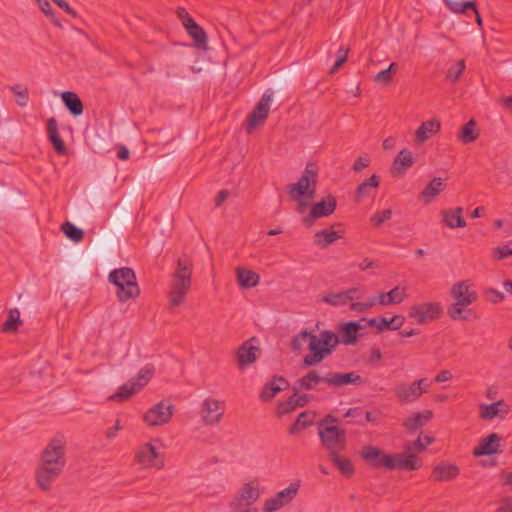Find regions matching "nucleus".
Instances as JSON below:
<instances>
[{
  "mask_svg": "<svg viewBox=\"0 0 512 512\" xmlns=\"http://www.w3.org/2000/svg\"><path fill=\"white\" fill-rule=\"evenodd\" d=\"M339 344L338 336L330 330H323L318 335L307 329L295 335L291 341L293 351H301L305 345L309 351L302 359L305 368L316 366L331 355Z\"/></svg>",
  "mask_w": 512,
  "mask_h": 512,
  "instance_id": "f257e3e1",
  "label": "nucleus"
},
{
  "mask_svg": "<svg viewBox=\"0 0 512 512\" xmlns=\"http://www.w3.org/2000/svg\"><path fill=\"white\" fill-rule=\"evenodd\" d=\"M65 464V442L62 437H54L41 453L35 473L37 485L44 491L49 490Z\"/></svg>",
  "mask_w": 512,
  "mask_h": 512,
  "instance_id": "f03ea898",
  "label": "nucleus"
},
{
  "mask_svg": "<svg viewBox=\"0 0 512 512\" xmlns=\"http://www.w3.org/2000/svg\"><path fill=\"white\" fill-rule=\"evenodd\" d=\"M192 262L188 258H179L172 274L170 289L167 293L169 307L176 308L184 303L191 288Z\"/></svg>",
  "mask_w": 512,
  "mask_h": 512,
  "instance_id": "7ed1b4c3",
  "label": "nucleus"
},
{
  "mask_svg": "<svg viewBox=\"0 0 512 512\" xmlns=\"http://www.w3.org/2000/svg\"><path fill=\"white\" fill-rule=\"evenodd\" d=\"M338 422V419L330 414L318 422V435L328 456L344 451L347 446L346 431L338 426Z\"/></svg>",
  "mask_w": 512,
  "mask_h": 512,
  "instance_id": "20e7f679",
  "label": "nucleus"
},
{
  "mask_svg": "<svg viewBox=\"0 0 512 512\" xmlns=\"http://www.w3.org/2000/svg\"><path fill=\"white\" fill-rule=\"evenodd\" d=\"M108 280L117 287L116 295L120 302H127L140 295L136 275L131 268L114 269L109 273Z\"/></svg>",
  "mask_w": 512,
  "mask_h": 512,
  "instance_id": "39448f33",
  "label": "nucleus"
},
{
  "mask_svg": "<svg viewBox=\"0 0 512 512\" xmlns=\"http://www.w3.org/2000/svg\"><path fill=\"white\" fill-rule=\"evenodd\" d=\"M451 295L455 302L448 307V315L453 320H466L467 318L463 312L466 307L478 299L476 291L472 288L469 281L464 280L452 286Z\"/></svg>",
  "mask_w": 512,
  "mask_h": 512,
  "instance_id": "423d86ee",
  "label": "nucleus"
},
{
  "mask_svg": "<svg viewBox=\"0 0 512 512\" xmlns=\"http://www.w3.org/2000/svg\"><path fill=\"white\" fill-rule=\"evenodd\" d=\"M318 175L312 166L307 165L302 176L296 183L287 186V192L291 199H313L316 194Z\"/></svg>",
  "mask_w": 512,
  "mask_h": 512,
  "instance_id": "0eeeda50",
  "label": "nucleus"
},
{
  "mask_svg": "<svg viewBox=\"0 0 512 512\" xmlns=\"http://www.w3.org/2000/svg\"><path fill=\"white\" fill-rule=\"evenodd\" d=\"M155 373V367L152 364H146L137 374L135 379L121 385L118 391L110 397L114 401H125L133 394L141 390L148 384Z\"/></svg>",
  "mask_w": 512,
  "mask_h": 512,
  "instance_id": "6e6552de",
  "label": "nucleus"
},
{
  "mask_svg": "<svg viewBox=\"0 0 512 512\" xmlns=\"http://www.w3.org/2000/svg\"><path fill=\"white\" fill-rule=\"evenodd\" d=\"M155 373V367L152 364H146L137 374L135 379L121 385L118 391L110 397L114 401H125L133 394L141 390L148 384Z\"/></svg>",
  "mask_w": 512,
  "mask_h": 512,
  "instance_id": "1a4fd4ad",
  "label": "nucleus"
},
{
  "mask_svg": "<svg viewBox=\"0 0 512 512\" xmlns=\"http://www.w3.org/2000/svg\"><path fill=\"white\" fill-rule=\"evenodd\" d=\"M260 495V487L256 481L245 483L231 499L229 508L232 511L257 509L253 505L259 499Z\"/></svg>",
  "mask_w": 512,
  "mask_h": 512,
  "instance_id": "9d476101",
  "label": "nucleus"
},
{
  "mask_svg": "<svg viewBox=\"0 0 512 512\" xmlns=\"http://www.w3.org/2000/svg\"><path fill=\"white\" fill-rule=\"evenodd\" d=\"M225 413V402L214 397H206L199 409L201 421L206 426L218 425Z\"/></svg>",
  "mask_w": 512,
  "mask_h": 512,
  "instance_id": "9b49d317",
  "label": "nucleus"
},
{
  "mask_svg": "<svg viewBox=\"0 0 512 512\" xmlns=\"http://www.w3.org/2000/svg\"><path fill=\"white\" fill-rule=\"evenodd\" d=\"M300 486V481L295 480L291 482L285 489L266 499L262 507L263 512H276L292 502V500L298 494Z\"/></svg>",
  "mask_w": 512,
  "mask_h": 512,
  "instance_id": "f8f14e48",
  "label": "nucleus"
},
{
  "mask_svg": "<svg viewBox=\"0 0 512 512\" xmlns=\"http://www.w3.org/2000/svg\"><path fill=\"white\" fill-rule=\"evenodd\" d=\"M364 296V289L352 287L342 291H330L319 298V302L332 307H343L352 300H361Z\"/></svg>",
  "mask_w": 512,
  "mask_h": 512,
  "instance_id": "ddd939ff",
  "label": "nucleus"
},
{
  "mask_svg": "<svg viewBox=\"0 0 512 512\" xmlns=\"http://www.w3.org/2000/svg\"><path fill=\"white\" fill-rule=\"evenodd\" d=\"M443 312L439 302H425L413 305L409 310V317L418 324H426L438 319Z\"/></svg>",
  "mask_w": 512,
  "mask_h": 512,
  "instance_id": "4468645a",
  "label": "nucleus"
},
{
  "mask_svg": "<svg viewBox=\"0 0 512 512\" xmlns=\"http://www.w3.org/2000/svg\"><path fill=\"white\" fill-rule=\"evenodd\" d=\"M273 91L268 89L264 92L261 99L249 114L247 120L248 131L255 129L257 126L262 125L269 114L270 106L272 102Z\"/></svg>",
  "mask_w": 512,
  "mask_h": 512,
  "instance_id": "2eb2a0df",
  "label": "nucleus"
},
{
  "mask_svg": "<svg viewBox=\"0 0 512 512\" xmlns=\"http://www.w3.org/2000/svg\"><path fill=\"white\" fill-rule=\"evenodd\" d=\"M174 411V406L166 401H160L152 406L143 416L144 422L149 426L167 424Z\"/></svg>",
  "mask_w": 512,
  "mask_h": 512,
  "instance_id": "dca6fc26",
  "label": "nucleus"
},
{
  "mask_svg": "<svg viewBox=\"0 0 512 512\" xmlns=\"http://www.w3.org/2000/svg\"><path fill=\"white\" fill-rule=\"evenodd\" d=\"M385 469L413 471L421 467V460L415 454L397 453L385 458Z\"/></svg>",
  "mask_w": 512,
  "mask_h": 512,
  "instance_id": "f3484780",
  "label": "nucleus"
},
{
  "mask_svg": "<svg viewBox=\"0 0 512 512\" xmlns=\"http://www.w3.org/2000/svg\"><path fill=\"white\" fill-rule=\"evenodd\" d=\"M137 462L146 469L164 467V461L160 457L157 448L152 443H145L139 447L135 454Z\"/></svg>",
  "mask_w": 512,
  "mask_h": 512,
  "instance_id": "a211bd4d",
  "label": "nucleus"
},
{
  "mask_svg": "<svg viewBox=\"0 0 512 512\" xmlns=\"http://www.w3.org/2000/svg\"><path fill=\"white\" fill-rule=\"evenodd\" d=\"M336 206V198L332 195L326 196L321 201L312 205L309 215L303 219L304 224L310 226L313 224L315 219L330 216L334 213Z\"/></svg>",
  "mask_w": 512,
  "mask_h": 512,
  "instance_id": "6ab92c4d",
  "label": "nucleus"
},
{
  "mask_svg": "<svg viewBox=\"0 0 512 512\" xmlns=\"http://www.w3.org/2000/svg\"><path fill=\"white\" fill-rule=\"evenodd\" d=\"M362 383L363 378L356 372L339 373L329 371L325 374V384L328 386L342 387L349 384L360 385Z\"/></svg>",
  "mask_w": 512,
  "mask_h": 512,
  "instance_id": "aec40b11",
  "label": "nucleus"
},
{
  "mask_svg": "<svg viewBox=\"0 0 512 512\" xmlns=\"http://www.w3.org/2000/svg\"><path fill=\"white\" fill-rule=\"evenodd\" d=\"M393 391L398 402L402 404L412 403L421 397V391L418 389L415 381L410 384L403 383L397 385Z\"/></svg>",
  "mask_w": 512,
  "mask_h": 512,
  "instance_id": "412c9836",
  "label": "nucleus"
},
{
  "mask_svg": "<svg viewBox=\"0 0 512 512\" xmlns=\"http://www.w3.org/2000/svg\"><path fill=\"white\" fill-rule=\"evenodd\" d=\"M509 412L507 404L500 400L491 404L479 405V416L483 420H492L495 417L504 418Z\"/></svg>",
  "mask_w": 512,
  "mask_h": 512,
  "instance_id": "4be33fe9",
  "label": "nucleus"
},
{
  "mask_svg": "<svg viewBox=\"0 0 512 512\" xmlns=\"http://www.w3.org/2000/svg\"><path fill=\"white\" fill-rule=\"evenodd\" d=\"M459 473V467L455 464L441 462L433 467L431 477L435 482H444L455 479Z\"/></svg>",
  "mask_w": 512,
  "mask_h": 512,
  "instance_id": "5701e85b",
  "label": "nucleus"
},
{
  "mask_svg": "<svg viewBox=\"0 0 512 512\" xmlns=\"http://www.w3.org/2000/svg\"><path fill=\"white\" fill-rule=\"evenodd\" d=\"M414 164V157L410 150H401L393 161L391 174L393 177L403 175Z\"/></svg>",
  "mask_w": 512,
  "mask_h": 512,
  "instance_id": "b1692460",
  "label": "nucleus"
},
{
  "mask_svg": "<svg viewBox=\"0 0 512 512\" xmlns=\"http://www.w3.org/2000/svg\"><path fill=\"white\" fill-rule=\"evenodd\" d=\"M361 329V325L358 322L350 321L346 322L339 327V333L337 334L339 343L344 345H353L358 340V332Z\"/></svg>",
  "mask_w": 512,
  "mask_h": 512,
  "instance_id": "393cba45",
  "label": "nucleus"
},
{
  "mask_svg": "<svg viewBox=\"0 0 512 512\" xmlns=\"http://www.w3.org/2000/svg\"><path fill=\"white\" fill-rule=\"evenodd\" d=\"M500 452V437L496 433H492L482 439L479 445L474 449L473 454L477 457L492 455Z\"/></svg>",
  "mask_w": 512,
  "mask_h": 512,
  "instance_id": "a878e982",
  "label": "nucleus"
},
{
  "mask_svg": "<svg viewBox=\"0 0 512 512\" xmlns=\"http://www.w3.org/2000/svg\"><path fill=\"white\" fill-rule=\"evenodd\" d=\"M361 457L372 467L374 468H384L385 469V458L391 457L390 454H385L382 450L375 446H365L362 449Z\"/></svg>",
  "mask_w": 512,
  "mask_h": 512,
  "instance_id": "bb28decb",
  "label": "nucleus"
},
{
  "mask_svg": "<svg viewBox=\"0 0 512 512\" xmlns=\"http://www.w3.org/2000/svg\"><path fill=\"white\" fill-rule=\"evenodd\" d=\"M404 321L405 318L402 315H394L390 319L385 317L369 319L368 325L382 332L384 330H399L403 326Z\"/></svg>",
  "mask_w": 512,
  "mask_h": 512,
  "instance_id": "cd10ccee",
  "label": "nucleus"
},
{
  "mask_svg": "<svg viewBox=\"0 0 512 512\" xmlns=\"http://www.w3.org/2000/svg\"><path fill=\"white\" fill-rule=\"evenodd\" d=\"M433 417V413L430 410H424L408 417L403 422V427L409 432L413 433L418 429L425 426Z\"/></svg>",
  "mask_w": 512,
  "mask_h": 512,
  "instance_id": "c85d7f7f",
  "label": "nucleus"
},
{
  "mask_svg": "<svg viewBox=\"0 0 512 512\" xmlns=\"http://www.w3.org/2000/svg\"><path fill=\"white\" fill-rule=\"evenodd\" d=\"M288 386V382L285 378L278 376L274 377L273 380L267 383L261 393L260 398L262 401L267 402L275 397V395L284 390Z\"/></svg>",
  "mask_w": 512,
  "mask_h": 512,
  "instance_id": "c756f323",
  "label": "nucleus"
},
{
  "mask_svg": "<svg viewBox=\"0 0 512 512\" xmlns=\"http://www.w3.org/2000/svg\"><path fill=\"white\" fill-rule=\"evenodd\" d=\"M441 124L437 120L424 121L415 132L414 140L417 143H423L434 134L439 132Z\"/></svg>",
  "mask_w": 512,
  "mask_h": 512,
  "instance_id": "7c9ffc66",
  "label": "nucleus"
},
{
  "mask_svg": "<svg viewBox=\"0 0 512 512\" xmlns=\"http://www.w3.org/2000/svg\"><path fill=\"white\" fill-rule=\"evenodd\" d=\"M47 133L49 140L52 142L55 151L63 155L66 153L67 149L64 141L61 139L58 133V123L55 118H49L47 121Z\"/></svg>",
  "mask_w": 512,
  "mask_h": 512,
  "instance_id": "2f4dec72",
  "label": "nucleus"
},
{
  "mask_svg": "<svg viewBox=\"0 0 512 512\" xmlns=\"http://www.w3.org/2000/svg\"><path fill=\"white\" fill-rule=\"evenodd\" d=\"M257 351H258L257 347L248 346L247 342L244 343L242 346H240L236 353L238 368L242 370L246 366L255 362L257 359V356H256Z\"/></svg>",
  "mask_w": 512,
  "mask_h": 512,
  "instance_id": "473e14b6",
  "label": "nucleus"
},
{
  "mask_svg": "<svg viewBox=\"0 0 512 512\" xmlns=\"http://www.w3.org/2000/svg\"><path fill=\"white\" fill-rule=\"evenodd\" d=\"M237 283L241 288L249 289L259 284V275L249 269L242 267L236 268Z\"/></svg>",
  "mask_w": 512,
  "mask_h": 512,
  "instance_id": "72a5a7b5",
  "label": "nucleus"
},
{
  "mask_svg": "<svg viewBox=\"0 0 512 512\" xmlns=\"http://www.w3.org/2000/svg\"><path fill=\"white\" fill-rule=\"evenodd\" d=\"M343 237V232L334 230H320L314 235V244L320 248H326Z\"/></svg>",
  "mask_w": 512,
  "mask_h": 512,
  "instance_id": "f704fd0d",
  "label": "nucleus"
},
{
  "mask_svg": "<svg viewBox=\"0 0 512 512\" xmlns=\"http://www.w3.org/2000/svg\"><path fill=\"white\" fill-rule=\"evenodd\" d=\"M61 98L64 105L73 116H79L83 113V103L75 92H63Z\"/></svg>",
  "mask_w": 512,
  "mask_h": 512,
  "instance_id": "c9c22d12",
  "label": "nucleus"
},
{
  "mask_svg": "<svg viewBox=\"0 0 512 512\" xmlns=\"http://www.w3.org/2000/svg\"><path fill=\"white\" fill-rule=\"evenodd\" d=\"M442 214L443 222L447 227L454 229L466 226V222L462 217L463 209L461 207H457L454 210H444Z\"/></svg>",
  "mask_w": 512,
  "mask_h": 512,
  "instance_id": "e433bc0d",
  "label": "nucleus"
},
{
  "mask_svg": "<svg viewBox=\"0 0 512 512\" xmlns=\"http://www.w3.org/2000/svg\"><path fill=\"white\" fill-rule=\"evenodd\" d=\"M333 465L346 477L354 474V465L350 459L341 456V452H337L328 456Z\"/></svg>",
  "mask_w": 512,
  "mask_h": 512,
  "instance_id": "4c0bfd02",
  "label": "nucleus"
},
{
  "mask_svg": "<svg viewBox=\"0 0 512 512\" xmlns=\"http://www.w3.org/2000/svg\"><path fill=\"white\" fill-rule=\"evenodd\" d=\"M445 184L442 178H434L421 192L420 197L424 199L426 203H430L440 192L444 189Z\"/></svg>",
  "mask_w": 512,
  "mask_h": 512,
  "instance_id": "58836bf2",
  "label": "nucleus"
},
{
  "mask_svg": "<svg viewBox=\"0 0 512 512\" xmlns=\"http://www.w3.org/2000/svg\"><path fill=\"white\" fill-rule=\"evenodd\" d=\"M320 382L325 383V375L320 376L316 370H310L297 381L299 388L302 390H312Z\"/></svg>",
  "mask_w": 512,
  "mask_h": 512,
  "instance_id": "ea45409f",
  "label": "nucleus"
},
{
  "mask_svg": "<svg viewBox=\"0 0 512 512\" xmlns=\"http://www.w3.org/2000/svg\"><path fill=\"white\" fill-rule=\"evenodd\" d=\"M380 180L377 175H372L370 178L362 182L356 189V198L363 199L370 195V190L379 186Z\"/></svg>",
  "mask_w": 512,
  "mask_h": 512,
  "instance_id": "a19ab883",
  "label": "nucleus"
},
{
  "mask_svg": "<svg viewBox=\"0 0 512 512\" xmlns=\"http://www.w3.org/2000/svg\"><path fill=\"white\" fill-rule=\"evenodd\" d=\"M186 30L195 41L197 47L205 48L207 44V35L202 27L194 22L190 26L187 25Z\"/></svg>",
  "mask_w": 512,
  "mask_h": 512,
  "instance_id": "79ce46f5",
  "label": "nucleus"
},
{
  "mask_svg": "<svg viewBox=\"0 0 512 512\" xmlns=\"http://www.w3.org/2000/svg\"><path fill=\"white\" fill-rule=\"evenodd\" d=\"M476 122L474 120L468 121L459 132V139L464 144L474 142L478 138V132L475 130Z\"/></svg>",
  "mask_w": 512,
  "mask_h": 512,
  "instance_id": "37998d69",
  "label": "nucleus"
},
{
  "mask_svg": "<svg viewBox=\"0 0 512 512\" xmlns=\"http://www.w3.org/2000/svg\"><path fill=\"white\" fill-rule=\"evenodd\" d=\"M21 323L20 311L17 308L11 309L7 320L3 323V332H16L18 325Z\"/></svg>",
  "mask_w": 512,
  "mask_h": 512,
  "instance_id": "c03bdc74",
  "label": "nucleus"
},
{
  "mask_svg": "<svg viewBox=\"0 0 512 512\" xmlns=\"http://www.w3.org/2000/svg\"><path fill=\"white\" fill-rule=\"evenodd\" d=\"M433 441V437L420 434L416 440L406 445V450L422 452L427 448V446L431 445Z\"/></svg>",
  "mask_w": 512,
  "mask_h": 512,
  "instance_id": "a18cd8bd",
  "label": "nucleus"
},
{
  "mask_svg": "<svg viewBox=\"0 0 512 512\" xmlns=\"http://www.w3.org/2000/svg\"><path fill=\"white\" fill-rule=\"evenodd\" d=\"M61 229L63 233L66 235V237L74 242H80L84 237L83 230L76 227L71 222L63 223Z\"/></svg>",
  "mask_w": 512,
  "mask_h": 512,
  "instance_id": "49530a36",
  "label": "nucleus"
},
{
  "mask_svg": "<svg viewBox=\"0 0 512 512\" xmlns=\"http://www.w3.org/2000/svg\"><path fill=\"white\" fill-rule=\"evenodd\" d=\"M349 306H350V310L351 311H354V312H357V313H365L369 309H371L374 306H376V299L369 297L365 301L352 300V301H350Z\"/></svg>",
  "mask_w": 512,
  "mask_h": 512,
  "instance_id": "de8ad7c7",
  "label": "nucleus"
},
{
  "mask_svg": "<svg viewBox=\"0 0 512 512\" xmlns=\"http://www.w3.org/2000/svg\"><path fill=\"white\" fill-rule=\"evenodd\" d=\"M465 61L463 59L458 60L453 66L449 67L446 72V78L452 83L459 80L460 76L465 70Z\"/></svg>",
  "mask_w": 512,
  "mask_h": 512,
  "instance_id": "09e8293b",
  "label": "nucleus"
},
{
  "mask_svg": "<svg viewBox=\"0 0 512 512\" xmlns=\"http://www.w3.org/2000/svg\"><path fill=\"white\" fill-rule=\"evenodd\" d=\"M10 89L16 97L17 104L21 107H25L29 100L28 89L22 87L20 84L13 85Z\"/></svg>",
  "mask_w": 512,
  "mask_h": 512,
  "instance_id": "8fccbe9b",
  "label": "nucleus"
},
{
  "mask_svg": "<svg viewBox=\"0 0 512 512\" xmlns=\"http://www.w3.org/2000/svg\"><path fill=\"white\" fill-rule=\"evenodd\" d=\"M397 64L391 63L385 70L378 72L375 75V81L384 85H387L392 80V73L396 71Z\"/></svg>",
  "mask_w": 512,
  "mask_h": 512,
  "instance_id": "3c124183",
  "label": "nucleus"
},
{
  "mask_svg": "<svg viewBox=\"0 0 512 512\" xmlns=\"http://www.w3.org/2000/svg\"><path fill=\"white\" fill-rule=\"evenodd\" d=\"M387 299L390 301V304H399L404 301L407 297V293L405 288H401L399 286L393 288L389 292H387Z\"/></svg>",
  "mask_w": 512,
  "mask_h": 512,
  "instance_id": "603ef678",
  "label": "nucleus"
},
{
  "mask_svg": "<svg viewBox=\"0 0 512 512\" xmlns=\"http://www.w3.org/2000/svg\"><path fill=\"white\" fill-rule=\"evenodd\" d=\"M450 8L455 13H466L468 10H471L477 14V8L473 1L454 2Z\"/></svg>",
  "mask_w": 512,
  "mask_h": 512,
  "instance_id": "864d4df0",
  "label": "nucleus"
},
{
  "mask_svg": "<svg viewBox=\"0 0 512 512\" xmlns=\"http://www.w3.org/2000/svg\"><path fill=\"white\" fill-rule=\"evenodd\" d=\"M307 402L308 396L306 394L298 395L295 393L287 400L286 404L288 405V408L286 410L289 408L294 409L295 407H303L307 404Z\"/></svg>",
  "mask_w": 512,
  "mask_h": 512,
  "instance_id": "5fc2aeb1",
  "label": "nucleus"
},
{
  "mask_svg": "<svg viewBox=\"0 0 512 512\" xmlns=\"http://www.w3.org/2000/svg\"><path fill=\"white\" fill-rule=\"evenodd\" d=\"M391 216H392V211L390 209H385L383 211L375 213L371 218V222L375 226H380L385 221L389 220L391 218Z\"/></svg>",
  "mask_w": 512,
  "mask_h": 512,
  "instance_id": "6e6d98bb",
  "label": "nucleus"
},
{
  "mask_svg": "<svg viewBox=\"0 0 512 512\" xmlns=\"http://www.w3.org/2000/svg\"><path fill=\"white\" fill-rule=\"evenodd\" d=\"M36 2L38 3L41 11L46 16H49L53 20L55 25L60 26L59 21L54 17V14H53V11H52V7H51L49 1L48 0H36Z\"/></svg>",
  "mask_w": 512,
  "mask_h": 512,
  "instance_id": "4d7b16f0",
  "label": "nucleus"
},
{
  "mask_svg": "<svg viewBox=\"0 0 512 512\" xmlns=\"http://www.w3.org/2000/svg\"><path fill=\"white\" fill-rule=\"evenodd\" d=\"M493 256L498 260L505 259L512 255V248L509 246L497 247L493 250Z\"/></svg>",
  "mask_w": 512,
  "mask_h": 512,
  "instance_id": "13d9d810",
  "label": "nucleus"
},
{
  "mask_svg": "<svg viewBox=\"0 0 512 512\" xmlns=\"http://www.w3.org/2000/svg\"><path fill=\"white\" fill-rule=\"evenodd\" d=\"M486 295L488 297V300L494 304L499 303L504 300L505 296L502 292L497 291L493 288H489L486 290Z\"/></svg>",
  "mask_w": 512,
  "mask_h": 512,
  "instance_id": "bf43d9fd",
  "label": "nucleus"
},
{
  "mask_svg": "<svg viewBox=\"0 0 512 512\" xmlns=\"http://www.w3.org/2000/svg\"><path fill=\"white\" fill-rule=\"evenodd\" d=\"M370 164V159L368 156H360L353 164V171L360 172L364 168L368 167Z\"/></svg>",
  "mask_w": 512,
  "mask_h": 512,
  "instance_id": "052dcab7",
  "label": "nucleus"
},
{
  "mask_svg": "<svg viewBox=\"0 0 512 512\" xmlns=\"http://www.w3.org/2000/svg\"><path fill=\"white\" fill-rule=\"evenodd\" d=\"M177 15L181 19L182 24L184 25L185 28H187V25L190 26L192 23L195 22L184 8H178Z\"/></svg>",
  "mask_w": 512,
  "mask_h": 512,
  "instance_id": "680f3d73",
  "label": "nucleus"
},
{
  "mask_svg": "<svg viewBox=\"0 0 512 512\" xmlns=\"http://www.w3.org/2000/svg\"><path fill=\"white\" fill-rule=\"evenodd\" d=\"M418 389L421 391V396L427 393L432 385V381L427 378H421L419 380H415Z\"/></svg>",
  "mask_w": 512,
  "mask_h": 512,
  "instance_id": "e2e57ef3",
  "label": "nucleus"
},
{
  "mask_svg": "<svg viewBox=\"0 0 512 512\" xmlns=\"http://www.w3.org/2000/svg\"><path fill=\"white\" fill-rule=\"evenodd\" d=\"M452 379V373L449 370L440 371L434 378V382L441 383Z\"/></svg>",
  "mask_w": 512,
  "mask_h": 512,
  "instance_id": "0e129e2a",
  "label": "nucleus"
},
{
  "mask_svg": "<svg viewBox=\"0 0 512 512\" xmlns=\"http://www.w3.org/2000/svg\"><path fill=\"white\" fill-rule=\"evenodd\" d=\"M57 6L62 8L69 15L76 17V12L69 6V4L64 0H52Z\"/></svg>",
  "mask_w": 512,
  "mask_h": 512,
  "instance_id": "69168bd1",
  "label": "nucleus"
},
{
  "mask_svg": "<svg viewBox=\"0 0 512 512\" xmlns=\"http://www.w3.org/2000/svg\"><path fill=\"white\" fill-rule=\"evenodd\" d=\"M229 195H230V192L228 190H226V189L221 190L215 198V206L216 207L221 206L226 201V199L229 197Z\"/></svg>",
  "mask_w": 512,
  "mask_h": 512,
  "instance_id": "338daca9",
  "label": "nucleus"
},
{
  "mask_svg": "<svg viewBox=\"0 0 512 512\" xmlns=\"http://www.w3.org/2000/svg\"><path fill=\"white\" fill-rule=\"evenodd\" d=\"M498 512H512V499H505L504 502L500 505Z\"/></svg>",
  "mask_w": 512,
  "mask_h": 512,
  "instance_id": "774afa93",
  "label": "nucleus"
}]
</instances>
